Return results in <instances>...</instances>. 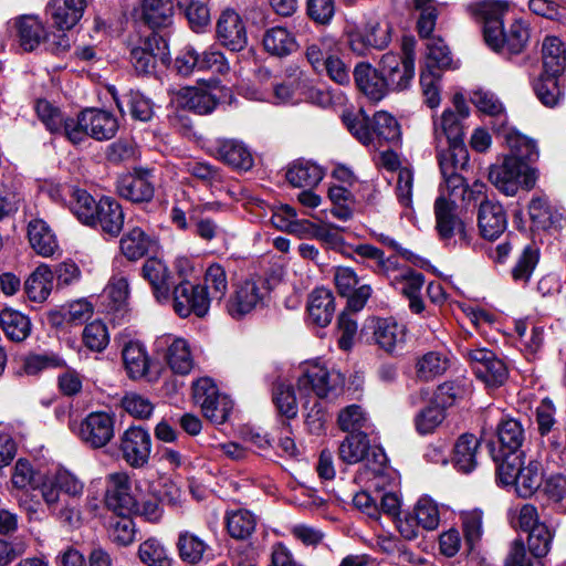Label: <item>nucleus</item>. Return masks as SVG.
I'll list each match as a JSON object with an SVG mask.
<instances>
[{"label":"nucleus","instance_id":"nucleus-1","mask_svg":"<svg viewBox=\"0 0 566 566\" xmlns=\"http://www.w3.org/2000/svg\"><path fill=\"white\" fill-rule=\"evenodd\" d=\"M507 7L505 1L489 0L473 6L472 12L482 20L483 38L490 49L497 53L516 55L526 49L531 29L522 19H515L505 28L503 15Z\"/></svg>","mask_w":566,"mask_h":566},{"label":"nucleus","instance_id":"nucleus-2","mask_svg":"<svg viewBox=\"0 0 566 566\" xmlns=\"http://www.w3.org/2000/svg\"><path fill=\"white\" fill-rule=\"evenodd\" d=\"M116 116L104 109L86 108L66 124V138L80 144L87 137L103 142L112 139L118 130Z\"/></svg>","mask_w":566,"mask_h":566},{"label":"nucleus","instance_id":"nucleus-3","mask_svg":"<svg viewBox=\"0 0 566 566\" xmlns=\"http://www.w3.org/2000/svg\"><path fill=\"white\" fill-rule=\"evenodd\" d=\"M491 184L505 196H515L520 187L531 190L537 180V171L530 165L517 163L514 157H504L499 165L489 171Z\"/></svg>","mask_w":566,"mask_h":566},{"label":"nucleus","instance_id":"nucleus-4","mask_svg":"<svg viewBox=\"0 0 566 566\" xmlns=\"http://www.w3.org/2000/svg\"><path fill=\"white\" fill-rule=\"evenodd\" d=\"M339 459L347 464L365 461L374 474V486L379 488L387 458L379 448H371L367 434L358 432L347 436L338 448Z\"/></svg>","mask_w":566,"mask_h":566},{"label":"nucleus","instance_id":"nucleus-5","mask_svg":"<svg viewBox=\"0 0 566 566\" xmlns=\"http://www.w3.org/2000/svg\"><path fill=\"white\" fill-rule=\"evenodd\" d=\"M454 109H446L434 122V140L437 148L444 144L463 143V120L469 116L470 108L462 94L453 96Z\"/></svg>","mask_w":566,"mask_h":566},{"label":"nucleus","instance_id":"nucleus-6","mask_svg":"<svg viewBox=\"0 0 566 566\" xmlns=\"http://www.w3.org/2000/svg\"><path fill=\"white\" fill-rule=\"evenodd\" d=\"M269 294L266 282L261 277H251L239 283L227 302V312L240 319L263 304Z\"/></svg>","mask_w":566,"mask_h":566},{"label":"nucleus","instance_id":"nucleus-7","mask_svg":"<svg viewBox=\"0 0 566 566\" xmlns=\"http://www.w3.org/2000/svg\"><path fill=\"white\" fill-rule=\"evenodd\" d=\"M379 70L389 92L405 91L415 77V55L412 52H405L403 56L387 52L380 59Z\"/></svg>","mask_w":566,"mask_h":566},{"label":"nucleus","instance_id":"nucleus-8","mask_svg":"<svg viewBox=\"0 0 566 566\" xmlns=\"http://www.w3.org/2000/svg\"><path fill=\"white\" fill-rule=\"evenodd\" d=\"M172 295L174 310L180 317L192 314L205 317L209 312L211 298L201 284H192L184 280L174 287Z\"/></svg>","mask_w":566,"mask_h":566},{"label":"nucleus","instance_id":"nucleus-9","mask_svg":"<svg viewBox=\"0 0 566 566\" xmlns=\"http://www.w3.org/2000/svg\"><path fill=\"white\" fill-rule=\"evenodd\" d=\"M467 357L476 378L488 387L497 388L506 381L509 377L507 366L492 350L486 348L469 349Z\"/></svg>","mask_w":566,"mask_h":566},{"label":"nucleus","instance_id":"nucleus-10","mask_svg":"<svg viewBox=\"0 0 566 566\" xmlns=\"http://www.w3.org/2000/svg\"><path fill=\"white\" fill-rule=\"evenodd\" d=\"M118 449L130 468H144L150 459L151 437L143 427L132 426L120 434Z\"/></svg>","mask_w":566,"mask_h":566},{"label":"nucleus","instance_id":"nucleus-11","mask_svg":"<svg viewBox=\"0 0 566 566\" xmlns=\"http://www.w3.org/2000/svg\"><path fill=\"white\" fill-rule=\"evenodd\" d=\"M115 417L106 411L90 412L81 422L77 436L92 449L105 447L114 438Z\"/></svg>","mask_w":566,"mask_h":566},{"label":"nucleus","instance_id":"nucleus-12","mask_svg":"<svg viewBox=\"0 0 566 566\" xmlns=\"http://www.w3.org/2000/svg\"><path fill=\"white\" fill-rule=\"evenodd\" d=\"M216 38L231 52H241L247 48V27L235 10L226 9L220 13L216 24Z\"/></svg>","mask_w":566,"mask_h":566},{"label":"nucleus","instance_id":"nucleus-13","mask_svg":"<svg viewBox=\"0 0 566 566\" xmlns=\"http://www.w3.org/2000/svg\"><path fill=\"white\" fill-rule=\"evenodd\" d=\"M344 385V376L321 364L310 365L297 380L300 391H313L318 398L327 397Z\"/></svg>","mask_w":566,"mask_h":566},{"label":"nucleus","instance_id":"nucleus-14","mask_svg":"<svg viewBox=\"0 0 566 566\" xmlns=\"http://www.w3.org/2000/svg\"><path fill=\"white\" fill-rule=\"evenodd\" d=\"M118 195L134 203L150 202L155 195V176L153 170L138 168L117 180Z\"/></svg>","mask_w":566,"mask_h":566},{"label":"nucleus","instance_id":"nucleus-15","mask_svg":"<svg viewBox=\"0 0 566 566\" xmlns=\"http://www.w3.org/2000/svg\"><path fill=\"white\" fill-rule=\"evenodd\" d=\"M524 440L525 431L522 423L514 418H502L496 426V440L489 442L492 459L524 453L521 451Z\"/></svg>","mask_w":566,"mask_h":566},{"label":"nucleus","instance_id":"nucleus-16","mask_svg":"<svg viewBox=\"0 0 566 566\" xmlns=\"http://www.w3.org/2000/svg\"><path fill=\"white\" fill-rule=\"evenodd\" d=\"M105 504L115 514H132L139 510L138 501L132 493L130 480L125 472H115L107 478Z\"/></svg>","mask_w":566,"mask_h":566},{"label":"nucleus","instance_id":"nucleus-17","mask_svg":"<svg viewBox=\"0 0 566 566\" xmlns=\"http://www.w3.org/2000/svg\"><path fill=\"white\" fill-rule=\"evenodd\" d=\"M454 199H448L447 195L440 193L434 202L436 229L441 240L449 241L455 235L465 240V227L457 212Z\"/></svg>","mask_w":566,"mask_h":566},{"label":"nucleus","instance_id":"nucleus-18","mask_svg":"<svg viewBox=\"0 0 566 566\" xmlns=\"http://www.w3.org/2000/svg\"><path fill=\"white\" fill-rule=\"evenodd\" d=\"M334 282L338 293L347 297V308L359 312L371 295V287L367 284L358 285V276L350 268L338 266L335 269Z\"/></svg>","mask_w":566,"mask_h":566},{"label":"nucleus","instance_id":"nucleus-19","mask_svg":"<svg viewBox=\"0 0 566 566\" xmlns=\"http://www.w3.org/2000/svg\"><path fill=\"white\" fill-rule=\"evenodd\" d=\"M478 226L483 238L497 239L507 227V218L502 205L491 199L481 200L478 210Z\"/></svg>","mask_w":566,"mask_h":566},{"label":"nucleus","instance_id":"nucleus-20","mask_svg":"<svg viewBox=\"0 0 566 566\" xmlns=\"http://www.w3.org/2000/svg\"><path fill=\"white\" fill-rule=\"evenodd\" d=\"M353 75L357 88L370 101L379 102L389 93L380 70L373 67L369 63H358Z\"/></svg>","mask_w":566,"mask_h":566},{"label":"nucleus","instance_id":"nucleus-21","mask_svg":"<svg viewBox=\"0 0 566 566\" xmlns=\"http://www.w3.org/2000/svg\"><path fill=\"white\" fill-rule=\"evenodd\" d=\"M142 276L151 285L158 302L169 301L174 282L170 271L161 260L157 258L147 259L142 266Z\"/></svg>","mask_w":566,"mask_h":566},{"label":"nucleus","instance_id":"nucleus-22","mask_svg":"<svg viewBox=\"0 0 566 566\" xmlns=\"http://www.w3.org/2000/svg\"><path fill=\"white\" fill-rule=\"evenodd\" d=\"M157 249V241L139 227L128 229L119 241V250L129 261H138Z\"/></svg>","mask_w":566,"mask_h":566},{"label":"nucleus","instance_id":"nucleus-23","mask_svg":"<svg viewBox=\"0 0 566 566\" xmlns=\"http://www.w3.org/2000/svg\"><path fill=\"white\" fill-rule=\"evenodd\" d=\"M86 0H51L48 13L59 30H71L83 17Z\"/></svg>","mask_w":566,"mask_h":566},{"label":"nucleus","instance_id":"nucleus-24","mask_svg":"<svg viewBox=\"0 0 566 566\" xmlns=\"http://www.w3.org/2000/svg\"><path fill=\"white\" fill-rule=\"evenodd\" d=\"M307 313L310 321L319 327L331 324L335 314V298L331 290L316 287L308 295Z\"/></svg>","mask_w":566,"mask_h":566},{"label":"nucleus","instance_id":"nucleus-25","mask_svg":"<svg viewBox=\"0 0 566 566\" xmlns=\"http://www.w3.org/2000/svg\"><path fill=\"white\" fill-rule=\"evenodd\" d=\"M124 219L122 206L111 197H102L98 212L94 216V224L91 227L99 228L111 237H117L123 230Z\"/></svg>","mask_w":566,"mask_h":566},{"label":"nucleus","instance_id":"nucleus-26","mask_svg":"<svg viewBox=\"0 0 566 566\" xmlns=\"http://www.w3.org/2000/svg\"><path fill=\"white\" fill-rule=\"evenodd\" d=\"M370 129L375 138L374 149H379L387 144L389 147L397 146L401 139L400 125L397 119L385 111L376 112L370 119Z\"/></svg>","mask_w":566,"mask_h":566},{"label":"nucleus","instance_id":"nucleus-27","mask_svg":"<svg viewBox=\"0 0 566 566\" xmlns=\"http://www.w3.org/2000/svg\"><path fill=\"white\" fill-rule=\"evenodd\" d=\"M375 343L392 354L401 349L406 340V328L392 318H378L374 325Z\"/></svg>","mask_w":566,"mask_h":566},{"label":"nucleus","instance_id":"nucleus-28","mask_svg":"<svg viewBox=\"0 0 566 566\" xmlns=\"http://www.w3.org/2000/svg\"><path fill=\"white\" fill-rule=\"evenodd\" d=\"M178 104L196 114L206 115L213 112L218 97L209 87H182L177 92Z\"/></svg>","mask_w":566,"mask_h":566},{"label":"nucleus","instance_id":"nucleus-29","mask_svg":"<svg viewBox=\"0 0 566 566\" xmlns=\"http://www.w3.org/2000/svg\"><path fill=\"white\" fill-rule=\"evenodd\" d=\"M212 147L216 157L224 164L243 170H248L252 167V156L241 142L234 139H217Z\"/></svg>","mask_w":566,"mask_h":566},{"label":"nucleus","instance_id":"nucleus-30","mask_svg":"<svg viewBox=\"0 0 566 566\" xmlns=\"http://www.w3.org/2000/svg\"><path fill=\"white\" fill-rule=\"evenodd\" d=\"M499 134L503 135L510 149V154L506 155V157H514L517 163H523L525 165L538 159L539 151L535 140L520 134L516 129L507 128L506 126Z\"/></svg>","mask_w":566,"mask_h":566},{"label":"nucleus","instance_id":"nucleus-31","mask_svg":"<svg viewBox=\"0 0 566 566\" xmlns=\"http://www.w3.org/2000/svg\"><path fill=\"white\" fill-rule=\"evenodd\" d=\"M424 283V276L412 270H407L398 276H395L391 284L409 300V308L415 314H420L424 310V303L420 297V292Z\"/></svg>","mask_w":566,"mask_h":566},{"label":"nucleus","instance_id":"nucleus-32","mask_svg":"<svg viewBox=\"0 0 566 566\" xmlns=\"http://www.w3.org/2000/svg\"><path fill=\"white\" fill-rule=\"evenodd\" d=\"M14 28L20 46L28 52L35 50L48 38L44 25L35 15H21L14 19Z\"/></svg>","mask_w":566,"mask_h":566},{"label":"nucleus","instance_id":"nucleus-33","mask_svg":"<svg viewBox=\"0 0 566 566\" xmlns=\"http://www.w3.org/2000/svg\"><path fill=\"white\" fill-rule=\"evenodd\" d=\"M142 20L150 29H164L172 24L174 4L171 0H142Z\"/></svg>","mask_w":566,"mask_h":566},{"label":"nucleus","instance_id":"nucleus-34","mask_svg":"<svg viewBox=\"0 0 566 566\" xmlns=\"http://www.w3.org/2000/svg\"><path fill=\"white\" fill-rule=\"evenodd\" d=\"M122 357L130 379L148 377L150 360L143 344L139 342L127 343L122 350Z\"/></svg>","mask_w":566,"mask_h":566},{"label":"nucleus","instance_id":"nucleus-35","mask_svg":"<svg viewBox=\"0 0 566 566\" xmlns=\"http://www.w3.org/2000/svg\"><path fill=\"white\" fill-rule=\"evenodd\" d=\"M28 238L32 249L44 258L53 256L59 250L55 234L41 219L30 221L28 226Z\"/></svg>","mask_w":566,"mask_h":566},{"label":"nucleus","instance_id":"nucleus-36","mask_svg":"<svg viewBox=\"0 0 566 566\" xmlns=\"http://www.w3.org/2000/svg\"><path fill=\"white\" fill-rule=\"evenodd\" d=\"M545 74L560 76L566 69V49L557 36H546L542 44Z\"/></svg>","mask_w":566,"mask_h":566},{"label":"nucleus","instance_id":"nucleus-37","mask_svg":"<svg viewBox=\"0 0 566 566\" xmlns=\"http://www.w3.org/2000/svg\"><path fill=\"white\" fill-rule=\"evenodd\" d=\"M479 444L478 438L471 433H463L458 438L453 448L452 461L459 471L470 473L475 469Z\"/></svg>","mask_w":566,"mask_h":566},{"label":"nucleus","instance_id":"nucleus-38","mask_svg":"<svg viewBox=\"0 0 566 566\" xmlns=\"http://www.w3.org/2000/svg\"><path fill=\"white\" fill-rule=\"evenodd\" d=\"M471 102L480 112L494 117L493 128L497 133L506 126L505 108L494 93L483 90L474 91L471 95Z\"/></svg>","mask_w":566,"mask_h":566},{"label":"nucleus","instance_id":"nucleus-39","mask_svg":"<svg viewBox=\"0 0 566 566\" xmlns=\"http://www.w3.org/2000/svg\"><path fill=\"white\" fill-rule=\"evenodd\" d=\"M53 272L45 265H39L25 281L24 287L28 297L33 302H44L53 287Z\"/></svg>","mask_w":566,"mask_h":566},{"label":"nucleus","instance_id":"nucleus-40","mask_svg":"<svg viewBox=\"0 0 566 566\" xmlns=\"http://www.w3.org/2000/svg\"><path fill=\"white\" fill-rule=\"evenodd\" d=\"M0 326L6 336L15 343L24 340L31 332L29 317L11 308L0 312Z\"/></svg>","mask_w":566,"mask_h":566},{"label":"nucleus","instance_id":"nucleus-41","mask_svg":"<svg viewBox=\"0 0 566 566\" xmlns=\"http://www.w3.org/2000/svg\"><path fill=\"white\" fill-rule=\"evenodd\" d=\"M441 174L460 172L469 163V153L464 143L444 144L437 148Z\"/></svg>","mask_w":566,"mask_h":566},{"label":"nucleus","instance_id":"nucleus-42","mask_svg":"<svg viewBox=\"0 0 566 566\" xmlns=\"http://www.w3.org/2000/svg\"><path fill=\"white\" fill-rule=\"evenodd\" d=\"M178 555L181 560L189 564H197L203 559L209 545L189 531H181L176 543Z\"/></svg>","mask_w":566,"mask_h":566},{"label":"nucleus","instance_id":"nucleus-43","mask_svg":"<svg viewBox=\"0 0 566 566\" xmlns=\"http://www.w3.org/2000/svg\"><path fill=\"white\" fill-rule=\"evenodd\" d=\"M324 177L323 169L311 161H297L286 171L287 181L294 187H314Z\"/></svg>","mask_w":566,"mask_h":566},{"label":"nucleus","instance_id":"nucleus-44","mask_svg":"<svg viewBox=\"0 0 566 566\" xmlns=\"http://www.w3.org/2000/svg\"><path fill=\"white\" fill-rule=\"evenodd\" d=\"M263 46L268 53L281 57L295 51L296 42L285 28L274 27L264 33Z\"/></svg>","mask_w":566,"mask_h":566},{"label":"nucleus","instance_id":"nucleus-45","mask_svg":"<svg viewBox=\"0 0 566 566\" xmlns=\"http://www.w3.org/2000/svg\"><path fill=\"white\" fill-rule=\"evenodd\" d=\"M543 484V468L541 462L531 460L517 475L515 491L520 497H531Z\"/></svg>","mask_w":566,"mask_h":566},{"label":"nucleus","instance_id":"nucleus-46","mask_svg":"<svg viewBox=\"0 0 566 566\" xmlns=\"http://www.w3.org/2000/svg\"><path fill=\"white\" fill-rule=\"evenodd\" d=\"M449 368L447 355L440 352H428L420 356L416 363V375L420 380H432L446 373Z\"/></svg>","mask_w":566,"mask_h":566},{"label":"nucleus","instance_id":"nucleus-47","mask_svg":"<svg viewBox=\"0 0 566 566\" xmlns=\"http://www.w3.org/2000/svg\"><path fill=\"white\" fill-rule=\"evenodd\" d=\"M70 209L78 221L85 226H92L94 224V216L97 214L99 209V200L96 201L86 190L76 189L73 191Z\"/></svg>","mask_w":566,"mask_h":566},{"label":"nucleus","instance_id":"nucleus-48","mask_svg":"<svg viewBox=\"0 0 566 566\" xmlns=\"http://www.w3.org/2000/svg\"><path fill=\"white\" fill-rule=\"evenodd\" d=\"M226 525L231 537L245 539L253 534L256 518L250 511L239 509L227 513Z\"/></svg>","mask_w":566,"mask_h":566},{"label":"nucleus","instance_id":"nucleus-49","mask_svg":"<svg viewBox=\"0 0 566 566\" xmlns=\"http://www.w3.org/2000/svg\"><path fill=\"white\" fill-rule=\"evenodd\" d=\"M427 56L422 70L440 72L451 67L452 57L449 48L441 38H427Z\"/></svg>","mask_w":566,"mask_h":566},{"label":"nucleus","instance_id":"nucleus-50","mask_svg":"<svg viewBox=\"0 0 566 566\" xmlns=\"http://www.w3.org/2000/svg\"><path fill=\"white\" fill-rule=\"evenodd\" d=\"M167 363L171 370L179 375H187L193 367V359L188 343L182 338H176L168 346Z\"/></svg>","mask_w":566,"mask_h":566},{"label":"nucleus","instance_id":"nucleus-51","mask_svg":"<svg viewBox=\"0 0 566 566\" xmlns=\"http://www.w3.org/2000/svg\"><path fill=\"white\" fill-rule=\"evenodd\" d=\"M538 99L547 107L558 105L564 98L560 76L543 73L534 85Z\"/></svg>","mask_w":566,"mask_h":566},{"label":"nucleus","instance_id":"nucleus-52","mask_svg":"<svg viewBox=\"0 0 566 566\" xmlns=\"http://www.w3.org/2000/svg\"><path fill=\"white\" fill-rule=\"evenodd\" d=\"M108 536L118 546L130 545L136 537V526L130 514H115L108 523Z\"/></svg>","mask_w":566,"mask_h":566},{"label":"nucleus","instance_id":"nucleus-53","mask_svg":"<svg viewBox=\"0 0 566 566\" xmlns=\"http://www.w3.org/2000/svg\"><path fill=\"white\" fill-rule=\"evenodd\" d=\"M35 111L41 122L51 133L66 137V124L74 117L64 116L59 108L43 99L36 102Z\"/></svg>","mask_w":566,"mask_h":566},{"label":"nucleus","instance_id":"nucleus-54","mask_svg":"<svg viewBox=\"0 0 566 566\" xmlns=\"http://www.w3.org/2000/svg\"><path fill=\"white\" fill-rule=\"evenodd\" d=\"M157 42L158 40L156 36L147 38L143 45L132 49L130 63L136 73L146 75L154 72L157 64V57L153 52V44H157Z\"/></svg>","mask_w":566,"mask_h":566},{"label":"nucleus","instance_id":"nucleus-55","mask_svg":"<svg viewBox=\"0 0 566 566\" xmlns=\"http://www.w3.org/2000/svg\"><path fill=\"white\" fill-rule=\"evenodd\" d=\"M337 53V42L333 36H322L306 48V59L317 72L323 70L327 59Z\"/></svg>","mask_w":566,"mask_h":566},{"label":"nucleus","instance_id":"nucleus-56","mask_svg":"<svg viewBox=\"0 0 566 566\" xmlns=\"http://www.w3.org/2000/svg\"><path fill=\"white\" fill-rule=\"evenodd\" d=\"M342 119L346 128L363 145L370 147V145L375 144V138L370 129V119L363 111L358 113L346 112L343 114Z\"/></svg>","mask_w":566,"mask_h":566},{"label":"nucleus","instance_id":"nucleus-57","mask_svg":"<svg viewBox=\"0 0 566 566\" xmlns=\"http://www.w3.org/2000/svg\"><path fill=\"white\" fill-rule=\"evenodd\" d=\"M547 504L557 513H566V476L555 474L549 476L543 486Z\"/></svg>","mask_w":566,"mask_h":566},{"label":"nucleus","instance_id":"nucleus-58","mask_svg":"<svg viewBox=\"0 0 566 566\" xmlns=\"http://www.w3.org/2000/svg\"><path fill=\"white\" fill-rule=\"evenodd\" d=\"M446 412L441 407L429 402L415 416V428L421 436L433 433L444 421Z\"/></svg>","mask_w":566,"mask_h":566},{"label":"nucleus","instance_id":"nucleus-59","mask_svg":"<svg viewBox=\"0 0 566 566\" xmlns=\"http://www.w3.org/2000/svg\"><path fill=\"white\" fill-rule=\"evenodd\" d=\"M138 556L147 566H172L174 559L156 538H148L139 545Z\"/></svg>","mask_w":566,"mask_h":566},{"label":"nucleus","instance_id":"nucleus-60","mask_svg":"<svg viewBox=\"0 0 566 566\" xmlns=\"http://www.w3.org/2000/svg\"><path fill=\"white\" fill-rule=\"evenodd\" d=\"M201 286L206 287L211 301H221L228 291V279L223 266L218 263L211 264L206 270L205 284Z\"/></svg>","mask_w":566,"mask_h":566},{"label":"nucleus","instance_id":"nucleus-61","mask_svg":"<svg viewBox=\"0 0 566 566\" xmlns=\"http://www.w3.org/2000/svg\"><path fill=\"white\" fill-rule=\"evenodd\" d=\"M413 6L419 12L417 21L418 34L424 39L430 38L438 18L436 0H413Z\"/></svg>","mask_w":566,"mask_h":566},{"label":"nucleus","instance_id":"nucleus-62","mask_svg":"<svg viewBox=\"0 0 566 566\" xmlns=\"http://www.w3.org/2000/svg\"><path fill=\"white\" fill-rule=\"evenodd\" d=\"M524 453L507 454L501 459H493L496 462V474L501 484L515 485L517 475L523 469Z\"/></svg>","mask_w":566,"mask_h":566},{"label":"nucleus","instance_id":"nucleus-63","mask_svg":"<svg viewBox=\"0 0 566 566\" xmlns=\"http://www.w3.org/2000/svg\"><path fill=\"white\" fill-rule=\"evenodd\" d=\"M65 366V360L54 353L30 354L23 359V370L29 376H35L46 369Z\"/></svg>","mask_w":566,"mask_h":566},{"label":"nucleus","instance_id":"nucleus-64","mask_svg":"<svg viewBox=\"0 0 566 566\" xmlns=\"http://www.w3.org/2000/svg\"><path fill=\"white\" fill-rule=\"evenodd\" d=\"M538 248L534 244L526 245L512 269L513 279L517 282H527L538 263Z\"/></svg>","mask_w":566,"mask_h":566}]
</instances>
